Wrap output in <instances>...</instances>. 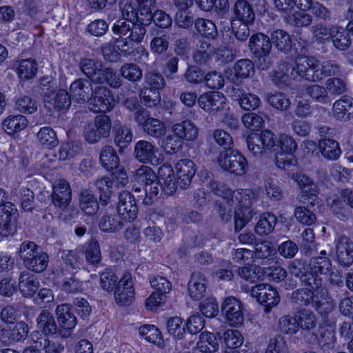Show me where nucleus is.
Returning a JSON list of instances; mask_svg holds the SVG:
<instances>
[{"label":"nucleus","instance_id":"nucleus-40","mask_svg":"<svg viewBox=\"0 0 353 353\" xmlns=\"http://www.w3.org/2000/svg\"><path fill=\"white\" fill-rule=\"evenodd\" d=\"M159 176L163 180L161 184L163 192L167 195H172L177 189V185L173 170L170 167H161L159 171Z\"/></svg>","mask_w":353,"mask_h":353},{"label":"nucleus","instance_id":"nucleus-5","mask_svg":"<svg viewBox=\"0 0 353 353\" xmlns=\"http://www.w3.org/2000/svg\"><path fill=\"white\" fill-rule=\"evenodd\" d=\"M316 293L308 288H300L292 292L290 300L292 303L301 305L307 306L312 304L316 311L322 316H327L334 309L332 300L316 299Z\"/></svg>","mask_w":353,"mask_h":353},{"label":"nucleus","instance_id":"nucleus-26","mask_svg":"<svg viewBox=\"0 0 353 353\" xmlns=\"http://www.w3.org/2000/svg\"><path fill=\"white\" fill-rule=\"evenodd\" d=\"M138 20L146 26L153 21L157 26L163 28H168L172 24L171 17L162 10H157L152 13L151 10L145 14L142 12L138 16Z\"/></svg>","mask_w":353,"mask_h":353},{"label":"nucleus","instance_id":"nucleus-46","mask_svg":"<svg viewBox=\"0 0 353 353\" xmlns=\"http://www.w3.org/2000/svg\"><path fill=\"white\" fill-rule=\"evenodd\" d=\"M172 130L181 139H194L198 134L197 128L189 120L176 123L172 126Z\"/></svg>","mask_w":353,"mask_h":353},{"label":"nucleus","instance_id":"nucleus-61","mask_svg":"<svg viewBox=\"0 0 353 353\" xmlns=\"http://www.w3.org/2000/svg\"><path fill=\"white\" fill-rule=\"evenodd\" d=\"M144 131L155 138H159L165 133V126L160 120L154 118H148L143 127Z\"/></svg>","mask_w":353,"mask_h":353},{"label":"nucleus","instance_id":"nucleus-36","mask_svg":"<svg viewBox=\"0 0 353 353\" xmlns=\"http://www.w3.org/2000/svg\"><path fill=\"white\" fill-rule=\"evenodd\" d=\"M249 47L254 55L261 54V53H270L272 42L267 35L263 33H257L250 37Z\"/></svg>","mask_w":353,"mask_h":353},{"label":"nucleus","instance_id":"nucleus-33","mask_svg":"<svg viewBox=\"0 0 353 353\" xmlns=\"http://www.w3.org/2000/svg\"><path fill=\"white\" fill-rule=\"evenodd\" d=\"M296 314L299 327L303 333H310L316 327L317 318L312 310L302 307L296 312Z\"/></svg>","mask_w":353,"mask_h":353},{"label":"nucleus","instance_id":"nucleus-30","mask_svg":"<svg viewBox=\"0 0 353 353\" xmlns=\"http://www.w3.org/2000/svg\"><path fill=\"white\" fill-rule=\"evenodd\" d=\"M140 43L131 41L129 39L119 37L114 42V48L123 56H136L137 54L143 53L145 49L139 46Z\"/></svg>","mask_w":353,"mask_h":353},{"label":"nucleus","instance_id":"nucleus-17","mask_svg":"<svg viewBox=\"0 0 353 353\" xmlns=\"http://www.w3.org/2000/svg\"><path fill=\"white\" fill-rule=\"evenodd\" d=\"M91 81L84 78H79L74 81L70 87V92L72 99L79 103L89 101L93 94Z\"/></svg>","mask_w":353,"mask_h":353},{"label":"nucleus","instance_id":"nucleus-64","mask_svg":"<svg viewBox=\"0 0 353 353\" xmlns=\"http://www.w3.org/2000/svg\"><path fill=\"white\" fill-rule=\"evenodd\" d=\"M265 353H289V347L285 338L279 334L271 339L267 346Z\"/></svg>","mask_w":353,"mask_h":353},{"label":"nucleus","instance_id":"nucleus-3","mask_svg":"<svg viewBox=\"0 0 353 353\" xmlns=\"http://www.w3.org/2000/svg\"><path fill=\"white\" fill-rule=\"evenodd\" d=\"M301 69H304L305 79L318 82L322 79L341 73V65L334 60H327L321 63L314 57H303Z\"/></svg>","mask_w":353,"mask_h":353},{"label":"nucleus","instance_id":"nucleus-23","mask_svg":"<svg viewBox=\"0 0 353 353\" xmlns=\"http://www.w3.org/2000/svg\"><path fill=\"white\" fill-rule=\"evenodd\" d=\"M71 197V189L66 180L60 179L54 185L52 202L54 205L65 209L69 205Z\"/></svg>","mask_w":353,"mask_h":353},{"label":"nucleus","instance_id":"nucleus-28","mask_svg":"<svg viewBox=\"0 0 353 353\" xmlns=\"http://www.w3.org/2000/svg\"><path fill=\"white\" fill-rule=\"evenodd\" d=\"M29 333L28 325L24 321H19L8 327L6 345H10L24 341Z\"/></svg>","mask_w":353,"mask_h":353},{"label":"nucleus","instance_id":"nucleus-39","mask_svg":"<svg viewBox=\"0 0 353 353\" xmlns=\"http://www.w3.org/2000/svg\"><path fill=\"white\" fill-rule=\"evenodd\" d=\"M28 121L26 117L17 114L10 115L5 119L2 125L5 131L9 134H14L17 132L24 130L28 125Z\"/></svg>","mask_w":353,"mask_h":353},{"label":"nucleus","instance_id":"nucleus-9","mask_svg":"<svg viewBox=\"0 0 353 353\" xmlns=\"http://www.w3.org/2000/svg\"><path fill=\"white\" fill-rule=\"evenodd\" d=\"M217 162L221 169L236 176L244 175L249 168L246 158L236 150L221 152Z\"/></svg>","mask_w":353,"mask_h":353},{"label":"nucleus","instance_id":"nucleus-34","mask_svg":"<svg viewBox=\"0 0 353 353\" xmlns=\"http://www.w3.org/2000/svg\"><path fill=\"white\" fill-rule=\"evenodd\" d=\"M37 326L43 336H52L57 332V325L53 315L47 310H42L37 319Z\"/></svg>","mask_w":353,"mask_h":353},{"label":"nucleus","instance_id":"nucleus-18","mask_svg":"<svg viewBox=\"0 0 353 353\" xmlns=\"http://www.w3.org/2000/svg\"><path fill=\"white\" fill-rule=\"evenodd\" d=\"M333 117L341 122H348L353 119V98L344 95L332 105Z\"/></svg>","mask_w":353,"mask_h":353},{"label":"nucleus","instance_id":"nucleus-52","mask_svg":"<svg viewBox=\"0 0 353 353\" xmlns=\"http://www.w3.org/2000/svg\"><path fill=\"white\" fill-rule=\"evenodd\" d=\"M305 92L316 102L326 104L330 101L326 88L319 84L307 86L305 88Z\"/></svg>","mask_w":353,"mask_h":353},{"label":"nucleus","instance_id":"nucleus-1","mask_svg":"<svg viewBox=\"0 0 353 353\" xmlns=\"http://www.w3.org/2000/svg\"><path fill=\"white\" fill-rule=\"evenodd\" d=\"M200 185H202L203 194H205V191H211L226 201L228 207L222 203L219 205L221 216H224L227 211H230V207L234 208L236 230L242 229L252 219L254 214L252 205L256 200V190L239 189L232 191L225 184L214 181L213 174L206 170L200 173Z\"/></svg>","mask_w":353,"mask_h":353},{"label":"nucleus","instance_id":"nucleus-57","mask_svg":"<svg viewBox=\"0 0 353 353\" xmlns=\"http://www.w3.org/2000/svg\"><path fill=\"white\" fill-rule=\"evenodd\" d=\"M39 93L45 102H50V98L56 89V81L51 76L41 77L39 81Z\"/></svg>","mask_w":353,"mask_h":353},{"label":"nucleus","instance_id":"nucleus-16","mask_svg":"<svg viewBox=\"0 0 353 353\" xmlns=\"http://www.w3.org/2000/svg\"><path fill=\"white\" fill-rule=\"evenodd\" d=\"M117 212L121 218L128 221L136 219L138 207L134 196L128 191H123L119 196Z\"/></svg>","mask_w":353,"mask_h":353},{"label":"nucleus","instance_id":"nucleus-25","mask_svg":"<svg viewBox=\"0 0 353 353\" xmlns=\"http://www.w3.org/2000/svg\"><path fill=\"white\" fill-rule=\"evenodd\" d=\"M225 97L219 92H212L200 96V108L205 111L214 112L224 108Z\"/></svg>","mask_w":353,"mask_h":353},{"label":"nucleus","instance_id":"nucleus-14","mask_svg":"<svg viewBox=\"0 0 353 353\" xmlns=\"http://www.w3.org/2000/svg\"><path fill=\"white\" fill-rule=\"evenodd\" d=\"M242 303L234 296L227 297L221 306L222 313L231 326H240L244 320Z\"/></svg>","mask_w":353,"mask_h":353},{"label":"nucleus","instance_id":"nucleus-19","mask_svg":"<svg viewBox=\"0 0 353 353\" xmlns=\"http://www.w3.org/2000/svg\"><path fill=\"white\" fill-rule=\"evenodd\" d=\"M336 256L339 263L343 267L353 263V242L349 237L343 236L336 241Z\"/></svg>","mask_w":353,"mask_h":353},{"label":"nucleus","instance_id":"nucleus-11","mask_svg":"<svg viewBox=\"0 0 353 353\" xmlns=\"http://www.w3.org/2000/svg\"><path fill=\"white\" fill-rule=\"evenodd\" d=\"M90 101L89 108L94 113L110 111L115 102L112 91L105 86L96 87Z\"/></svg>","mask_w":353,"mask_h":353},{"label":"nucleus","instance_id":"nucleus-8","mask_svg":"<svg viewBox=\"0 0 353 353\" xmlns=\"http://www.w3.org/2000/svg\"><path fill=\"white\" fill-rule=\"evenodd\" d=\"M112 123L106 114H99L95 117L92 122L86 123L83 127V135L85 140L91 144L99 142L102 138L110 136Z\"/></svg>","mask_w":353,"mask_h":353},{"label":"nucleus","instance_id":"nucleus-12","mask_svg":"<svg viewBox=\"0 0 353 353\" xmlns=\"http://www.w3.org/2000/svg\"><path fill=\"white\" fill-rule=\"evenodd\" d=\"M252 297L261 304H265V311L269 312L280 302L278 292L269 284L260 283L253 286L250 291Z\"/></svg>","mask_w":353,"mask_h":353},{"label":"nucleus","instance_id":"nucleus-35","mask_svg":"<svg viewBox=\"0 0 353 353\" xmlns=\"http://www.w3.org/2000/svg\"><path fill=\"white\" fill-rule=\"evenodd\" d=\"M334 25L327 26L319 22L314 24L310 28L312 41L317 44H325L330 42Z\"/></svg>","mask_w":353,"mask_h":353},{"label":"nucleus","instance_id":"nucleus-13","mask_svg":"<svg viewBox=\"0 0 353 353\" xmlns=\"http://www.w3.org/2000/svg\"><path fill=\"white\" fill-rule=\"evenodd\" d=\"M17 209L10 202L0 208V234L7 237L12 235L17 229Z\"/></svg>","mask_w":353,"mask_h":353},{"label":"nucleus","instance_id":"nucleus-45","mask_svg":"<svg viewBox=\"0 0 353 353\" xmlns=\"http://www.w3.org/2000/svg\"><path fill=\"white\" fill-rule=\"evenodd\" d=\"M271 42L281 52H288L292 48V40L290 34L282 30H276L272 32Z\"/></svg>","mask_w":353,"mask_h":353},{"label":"nucleus","instance_id":"nucleus-38","mask_svg":"<svg viewBox=\"0 0 353 353\" xmlns=\"http://www.w3.org/2000/svg\"><path fill=\"white\" fill-rule=\"evenodd\" d=\"M330 41L334 47L339 50H345L351 45V38L344 28L337 24L334 25Z\"/></svg>","mask_w":353,"mask_h":353},{"label":"nucleus","instance_id":"nucleus-2","mask_svg":"<svg viewBox=\"0 0 353 353\" xmlns=\"http://www.w3.org/2000/svg\"><path fill=\"white\" fill-rule=\"evenodd\" d=\"M80 70L95 83H108L110 87L117 88L121 85V79L110 68L103 67V64L96 60L83 58L79 61Z\"/></svg>","mask_w":353,"mask_h":353},{"label":"nucleus","instance_id":"nucleus-48","mask_svg":"<svg viewBox=\"0 0 353 353\" xmlns=\"http://www.w3.org/2000/svg\"><path fill=\"white\" fill-rule=\"evenodd\" d=\"M219 349V341L216 335L210 332L200 333V353H215Z\"/></svg>","mask_w":353,"mask_h":353},{"label":"nucleus","instance_id":"nucleus-41","mask_svg":"<svg viewBox=\"0 0 353 353\" xmlns=\"http://www.w3.org/2000/svg\"><path fill=\"white\" fill-rule=\"evenodd\" d=\"M335 331L332 326L321 329L320 335L317 339L319 347L323 351L329 352L334 349L336 343Z\"/></svg>","mask_w":353,"mask_h":353},{"label":"nucleus","instance_id":"nucleus-15","mask_svg":"<svg viewBox=\"0 0 353 353\" xmlns=\"http://www.w3.org/2000/svg\"><path fill=\"white\" fill-rule=\"evenodd\" d=\"M114 299L117 305L127 306L131 305L134 299L132 276L125 272L119 280L118 286L114 291Z\"/></svg>","mask_w":353,"mask_h":353},{"label":"nucleus","instance_id":"nucleus-7","mask_svg":"<svg viewBox=\"0 0 353 353\" xmlns=\"http://www.w3.org/2000/svg\"><path fill=\"white\" fill-rule=\"evenodd\" d=\"M139 15V14L136 13V22L126 18L116 21L112 27L113 33L119 37L129 39L139 43L142 42L146 34V25L138 20Z\"/></svg>","mask_w":353,"mask_h":353},{"label":"nucleus","instance_id":"nucleus-63","mask_svg":"<svg viewBox=\"0 0 353 353\" xmlns=\"http://www.w3.org/2000/svg\"><path fill=\"white\" fill-rule=\"evenodd\" d=\"M117 275L109 269H106L100 275L101 288L107 292H112L116 290L119 283Z\"/></svg>","mask_w":353,"mask_h":353},{"label":"nucleus","instance_id":"nucleus-54","mask_svg":"<svg viewBox=\"0 0 353 353\" xmlns=\"http://www.w3.org/2000/svg\"><path fill=\"white\" fill-rule=\"evenodd\" d=\"M37 137L41 144L46 148H52L59 144L57 134L50 127L41 128L37 133Z\"/></svg>","mask_w":353,"mask_h":353},{"label":"nucleus","instance_id":"nucleus-44","mask_svg":"<svg viewBox=\"0 0 353 353\" xmlns=\"http://www.w3.org/2000/svg\"><path fill=\"white\" fill-rule=\"evenodd\" d=\"M321 256L313 257L310 263L307 264V269L321 274H325L330 272L332 266L330 260L325 256L326 251L322 250L320 252Z\"/></svg>","mask_w":353,"mask_h":353},{"label":"nucleus","instance_id":"nucleus-29","mask_svg":"<svg viewBox=\"0 0 353 353\" xmlns=\"http://www.w3.org/2000/svg\"><path fill=\"white\" fill-rule=\"evenodd\" d=\"M79 206L81 210L88 216L94 215L99 208L97 197L87 189L81 190L79 194Z\"/></svg>","mask_w":353,"mask_h":353},{"label":"nucleus","instance_id":"nucleus-58","mask_svg":"<svg viewBox=\"0 0 353 353\" xmlns=\"http://www.w3.org/2000/svg\"><path fill=\"white\" fill-rule=\"evenodd\" d=\"M61 259L65 267L70 269H79L82 263V253L78 250H63Z\"/></svg>","mask_w":353,"mask_h":353},{"label":"nucleus","instance_id":"nucleus-43","mask_svg":"<svg viewBox=\"0 0 353 353\" xmlns=\"http://www.w3.org/2000/svg\"><path fill=\"white\" fill-rule=\"evenodd\" d=\"M101 165L108 171L113 170L119 165V158L114 149L110 145L104 146L99 157Z\"/></svg>","mask_w":353,"mask_h":353},{"label":"nucleus","instance_id":"nucleus-62","mask_svg":"<svg viewBox=\"0 0 353 353\" xmlns=\"http://www.w3.org/2000/svg\"><path fill=\"white\" fill-rule=\"evenodd\" d=\"M182 323L183 320L179 316L171 317L167 321L168 332L176 339H183L185 333V325Z\"/></svg>","mask_w":353,"mask_h":353},{"label":"nucleus","instance_id":"nucleus-49","mask_svg":"<svg viewBox=\"0 0 353 353\" xmlns=\"http://www.w3.org/2000/svg\"><path fill=\"white\" fill-rule=\"evenodd\" d=\"M234 14L237 21L252 22L254 19V13L251 6L245 0H238L234 6Z\"/></svg>","mask_w":353,"mask_h":353},{"label":"nucleus","instance_id":"nucleus-27","mask_svg":"<svg viewBox=\"0 0 353 353\" xmlns=\"http://www.w3.org/2000/svg\"><path fill=\"white\" fill-rule=\"evenodd\" d=\"M39 288L37 278L28 272L21 273L19 279V288L24 297H31Z\"/></svg>","mask_w":353,"mask_h":353},{"label":"nucleus","instance_id":"nucleus-55","mask_svg":"<svg viewBox=\"0 0 353 353\" xmlns=\"http://www.w3.org/2000/svg\"><path fill=\"white\" fill-rule=\"evenodd\" d=\"M164 77L159 72H149L145 74V85L143 88L159 92L165 86Z\"/></svg>","mask_w":353,"mask_h":353},{"label":"nucleus","instance_id":"nucleus-20","mask_svg":"<svg viewBox=\"0 0 353 353\" xmlns=\"http://www.w3.org/2000/svg\"><path fill=\"white\" fill-rule=\"evenodd\" d=\"M178 177V184L182 189H187L196 172L194 163L190 159H181L175 166Z\"/></svg>","mask_w":353,"mask_h":353},{"label":"nucleus","instance_id":"nucleus-47","mask_svg":"<svg viewBox=\"0 0 353 353\" xmlns=\"http://www.w3.org/2000/svg\"><path fill=\"white\" fill-rule=\"evenodd\" d=\"M37 69V63L35 60L26 59L19 61L17 72L19 79L25 81L34 77Z\"/></svg>","mask_w":353,"mask_h":353},{"label":"nucleus","instance_id":"nucleus-10","mask_svg":"<svg viewBox=\"0 0 353 353\" xmlns=\"http://www.w3.org/2000/svg\"><path fill=\"white\" fill-rule=\"evenodd\" d=\"M250 152L256 157H261L266 150L276 144L274 134L269 130H263L260 134H251L246 139Z\"/></svg>","mask_w":353,"mask_h":353},{"label":"nucleus","instance_id":"nucleus-37","mask_svg":"<svg viewBox=\"0 0 353 353\" xmlns=\"http://www.w3.org/2000/svg\"><path fill=\"white\" fill-rule=\"evenodd\" d=\"M319 148L321 154L328 160H336L341 154L339 143L332 139H321Z\"/></svg>","mask_w":353,"mask_h":353},{"label":"nucleus","instance_id":"nucleus-24","mask_svg":"<svg viewBox=\"0 0 353 353\" xmlns=\"http://www.w3.org/2000/svg\"><path fill=\"white\" fill-rule=\"evenodd\" d=\"M234 74L228 77L230 81L238 83L239 79L249 78L254 74L255 68L253 62L248 59L238 60L234 65Z\"/></svg>","mask_w":353,"mask_h":353},{"label":"nucleus","instance_id":"nucleus-60","mask_svg":"<svg viewBox=\"0 0 353 353\" xmlns=\"http://www.w3.org/2000/svg\"><path fill=\"white\" fill-rule=\"evenodd\" d=\"M133 176L135 181L143 184L144 186L157 179L155 172L150 167L147 165H141L135 170Z\"/></svg>","mask_w":353,"mask_h":353},{"label":"nucleus","instance_id":"nucleus-31","mask_svg":"<svg viewBox=\"0 0 353 353\" xmlns=\"http://www.w3.org/2000/svg\"><path fill=\"white\" fill-rule=\"evenodd\" d=\"M58 323L65 330H72L77 323L75 315L71 312L69 304H60L56 308Z\"/></svg>","mask_w":353,"mask_h":353},{"label":"nucleus","instance_id":"nucleus-4","mask_svg":"<svg viewBox=\"0 0 353 353\" xmlns=\"http://www.w3.org/2000/svg\"><path fill=\"white\" fill-rule=\"evenodd\" d=\"M18 252L24 266L32 272H42L48 265V255L33 241H23Z\"/></svg>","mask_w":353,"mask_h":353},{"label":"nucleus","instance_id":"nucleus-56","mask_svg":"<svg viewBox=\"0 0 353 353\" xmlns=\"http://www.w3.org/2000/svg\"><path fill=\"white\" fill-rule=\"evenodd\" d=\"M120 74L122 77L133 83L139 81L143 77L141 68L133 63L123 65L120 69Z\"/></svg>","mask_w":353,"mask_h":353},{"label":"nucleus","instance_id":"nucleus-59","mask_svg":"<svg viewBox=\"0 0 353 353\" xmlns=\"http://www.w3.org/2000/svg\"><path fill=\"white\" fill-rule=\"evenodd\" d=\"M279 326L281 331L286 334L293 335L299 330L296 314L294 316L284 315L279 320Z\"/></svg>","mask_w":353,"mask_h":353},{"label":"nucleus","instance_id":"nucleus-51","mask_svg":"<svg viewBox=\"0 0 353 353\" xmlns=\"http://www.w3.org/2000/svg\"><path fill=\"white\" fill-rule=\"evenodd\" d=\"M37 339V345L45 350L46 353H61L63 350V346L53 340H50L49 336H42L39 332L34 334Z\"/></svg>","mask_w":353,"mask_h":353},{"label":"nucleus","instance_id":"nucleus-32","mask_svg":"<svg viewBox=\"0 0 353 353\" xmlns=\"http://www.w3.org/2000/svg\"><path fill=\"white\" fill-rule=\"evenodd\" d=\"M121 216L117 213L107 212L99 221V229L105 232L114 233L121 230L124 225Z\"/></svg>","mask_w":353,"mask_h":353},{"label":"nucleus","instance_id":"nucleus-42","mask_svg":"<svg viewBox=\"0 0 353 353\" xmlns=\"http://www.w3.org/2000/svg\"><path fill=\"white\" fill-rule=\"evenodd\" d=\"M277 223L276 216L270 212L263 213L260 216L255 226V232L259 235H267L271 233Z\"/></svg>","mask_w":353,"mask_h":353},{"label":"nucleus","instance_id":"nucleus-21","mask_svg":"<svg viewBox=\"0 0 353 353\" xmlns=\"http://www.w3.org/2000/svg\"><path fill=\"white\" fill-rule=\"evenodd\" d=\"M158 152V148L152 143L145 140L139 141L134 146L135 158L144 163H157V153Z\"/></svg>","mask_w":353,"mask_h":353},{"label":"nucleus","instance_id":"nucleus-53","mask_svg":"<svg viewBox=\"0 0 353 353\" xmlns=\"http://www.w3.org/2000/svg\"><path fill=\"white\" fill-rule=\"evenodd\" d=\"M312 17L304 10L289 14L287 22L294 27H307L312 23Z\"/></svg>","mask_w":353,"mask_h":353},{"label":"nucleus","instance_id":"nucleus-6","mask_svg":"<svg viewBox=\"0 0 353 353\" xmlns=\"http://www.w3.org/2000/svg\"><path fill=\"white\" fill-rule=\"evenodd\" d=\"M303 57L296 58L294 62H283L276 70L269 72L272 81L277 86L283 87L290 85L297 78L305 79L304 69H301Z\"/></svg>","mask_w":353,"mask_h":353},{"label":"nucleus","instance_id":"nucleus-22","mask_svg":"<svg viewBox=\"0 0 353 353\" xmlns=\"http://www.w3.org/2000/svg\"><path fill=\"white\" fill-rule=\"evenodd\" d=\"M307 271L304 272L303 276H301L300 281L305 285L311 288V290L316 293V299L323 297L332 300L329 296L327 290L322 286V279L318 275L319 273L314 272L312 270L307 268Z\"/></svg>","mask_w":353,"mask_h":353},{"label":"nucleus","instance_id":"nucleus-50","mask_svg":"<svg viewBox=\"0 0 353 353\" xmlns=\"http://www.w3.org/2000/svg\"><path fill=\"white\" fill-rule=\"evenodd\" d=\"M113 184V181L107 176H103L96 181L95 185L100 193L99 200L101 205H107L110 203Z\"/></svg>","mask_w":353,"mask_h":353}]
</instances>
